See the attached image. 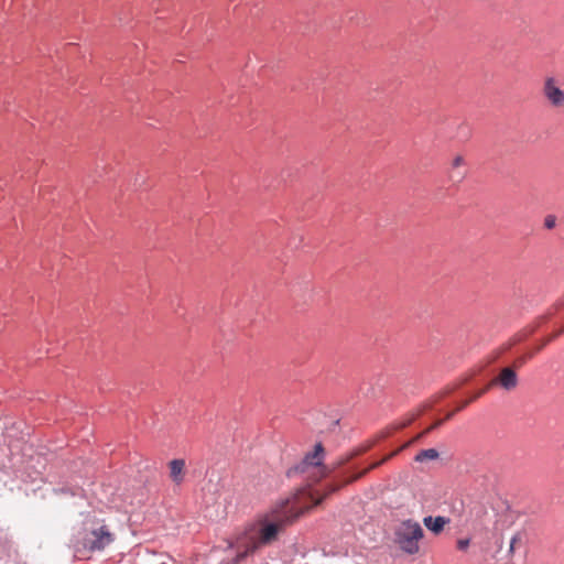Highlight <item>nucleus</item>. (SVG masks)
<instances>
[{
    "label": "nucleus",
    "instance_id": "f257e3e1",
    "mask_svg": "<svg viewBox=\"0 0 564 564\" xmlns=\"http://www.w3.org/2000/svg\"><path fill=\"white\" fill-rule=\"evenodd\" d=\"M323 499L324 497L315 499L310 490L302 488L289 497L276 500L259 519L254 533H245L237 539L236 563L241 562L258 549L275 542L286 527L292 525L312 507L318 506Z\"/></svg>",
    "mask_w": 564,
    "mask_h": 564
},
{
    "label": "nucleus",
    "instance_id": "f03ea898",
    "mask_svg": "<svg viewBox=\"0 0 564 564\" xmlns=\"http://www.w3.org/2000/svg\"><path fill=\"white\" fill-rule=\"evenodd\" d=\"M115 541V534L104 520L88 516L82 529L72 539V549L78 560L90 558L94 552L104 551Z\"/></svg>",
    "mask_w": 564,
    "mask_h": 564
},
{
    "label": "nucleus",
    "instance_id": "7ed1b4c3",
    "mask_svg": "<svg viewBox=\"0 0 564 564\" xmlns=\"http://www.w3.org/2000/svg\"><path fill=\"white\" fill-rule=\"evenodd\" d=\"M324 457V447L321 443L316 444L314 447V452L308 453L304 459L293 469L289 471V475H293L296 473L308 474V477L314 478V481H318L319 479L326 477L329 473L335 470L336 468L346 464L349 459L340 458L336 463H334L330 467L323 465Z\"/></svg>",
    "mask_w": 564,
    "mask_h": 564
},
{
    "label": "nucleus",
    "instance_id": "20e7f679",
    "mask_svg": "<svg viewBox=\"0 0 564 564\" xmlns=\"http://www.w3.org/2000/svg\"><path fill=\"white\" fill-rule=\"evenodd\" d=\"M424 532L420 523L413 520H404L394 530L395 544L408 554H416L420 550V541Z\"/></svg>",
    "mask_w": 564,
    "mask_h": 564
},
{
    "label": "nucleus",
    "instance_id": "39448f33",
    "mask_svg": "<svg viewBox=\"0 0 564 564\" xmlns=\"http://www.w3.org/2000/svg\"><path fill=\"white\" fill-rule=\"evenodd\" d=\"M542 95L553 108H564V90L561 80L555 76H546L542 85Z\"/></svg>",
    "mask_w": 564,
    "mask_h": 564
},
{
    "label": "nucleus",
    "instance_id": "423d86ee",
    "mask_svg": "<svg viewBox=\"0 0 564 564\" xmlns=\"http://www.w3.org/2000/svg\"><path fill=\"white\" fill-rule=\"evenodd\" d=\"M499 386L507 391H511L518 386V375L510 368H502L500 373L494 378L482 390L488 391L490 388Z\"/></svg>",
    "mask_w": 564,
    "mask_h": 564
},
{
    "label": "nucleus",
    "instance_id": "0eeeda50",
    "mask_svg": "<svg viewBox=\"0 0 564 564\" xmlns=\"http://www.w3.org/2000/svg\"><path fill=\"white\" fill-rule=\"evenodd\" d=\"M443 423L442 420L435 422L432 426L427 427L425 431H423L421 434H419L417 436H415L412 441L408 442L406 444H404L402 447H400L399 449L392 452L391 454L387 455L386 457H383L380 462H377V463H373L372 465H370L368 468L364 469L362 471L354 475L351 478H349L348 480L345 481V485L347 484H350L352 481H356L358 480L359 478L364 477L369 470L371 469H375L377 468L378 466H380L381 464L388 462L391 457L395 456L399 452H401L403 448L408 447L410 444L414 443L415 441L420 440L421 437H423L424 435H426L427 433H430L433 429L435 427H438L441 424Z\"/></svg>",
    "mask_w": 564,
    "mask_h": 564
},
{
    "label": "nucleus",
    "instance_id": "6e6552de",
    "mask_svg": "<svg viewBox=\"0 0 564 564\" xmlns=\"http://www.w3.org/2000/svg\"><path fill=\"white\" fill-rule=\"evenodd\" d=\"M527 541V533L523 530L514 532L509 542V549L507 552L508 558H512L517 551L524 547Z\"/></svg>",
    "mask_w": 564,
    "mask_h": 564
},
{
    "label": "nucleus",
    "instance_id": "1a4fd4ad",
    "mask_svg": "<svg viewBox=\"0 0 564 564\" xmlns=\"http://www.w3.org/2000/svg\"><path fill=\"white\" fill-rule=\"evenodd\" d=\"M170 467V477L172 481L176 485H180L184 480L185 475V460L184 459H173L169 463Z\"/></svg>",
    "mask_w": 564,
    "mask_h": 564
},
{
    "label": "nucleus",
    "instance_id": "9d476101",
    "mask_svg": "<svg viewBox=\"0 0 564 564\" xmlns=\"http://www.w3.org/2000/svg\"><path fill=\"white\" fill-rule=\"evenodd\" d=\"M447 523L449 519L441 516L435 518L429 516L423 519V524L435 534L441 533Z\"/></svg>",
    "mask_w": 564,
    "mask_h": 564
},
{
    "label": "nucleus",
    "instance_id": "9b49d317",
    "mask_svg": "<svg viewBox=\"0 0 564 564\" xmlns=\"http://www.w3.org/2000/svg\"><path fill=\"white\" fill-rule=\"evenodd\" d=\"M438 457H440V453L435 448H427V449H423V451L419 452L415 455L414 460L417 463H423L426 460H435Z\"/></svg>",
    "mask_w": 564,
    "mask_h": 564
},
{
    "label": "nucleus",
    "instance_id": "f8f14e48",
    "mask_svg": "<svg viewBox=\"0 0 564 564\" xmlns=\"http://www.w3.org/2000/svg\"><path fill=\"white\" fill-rule=\"evenodd\" d=\"M485 393V390H479L477 393H475L469 400L463 401L456 409V411H460L465 409L470 402L475 401L479 397H481Z\"/></svg>",
    "mask_w": 564,
    "mask_h": 564
},
{
    "label": "nucleus",
    "instance_id": "ddd939ff",
    "mask_svg": "<svg viewBox=\"0 0 564 564\" xmlns=\"http://www.w3.org/2000/svg\"><path fill=\"white\" fill-rule=\"evenodd\" d=\"M469 543V539H460L457 541V547L462 551H465L468 547Z\"/></svg>",
    "mask_w": 564,
    "mask_h": 564
},
{
    "label": "nucleus",
    "instance_id": "4468645a",
    "mask_svg": "<svg viewBox=\"0 0 564 564\" xmlns=\"http://www.w3.org/2000/svg\"><path fill=\"white\" fill-rule=\"evenodd\" d=\"M464 164V158L462 155H456L454 159H453V162H452V166L453 167H459Z\"/></svg>",
    "mask_w": 564,
    "mask_h": 564
},
{
    "label": "nucleus",
    "instance_id": "2eb2a0df",
    "mask_svg": "<svg viewBox=\"0 0 564 564\" xmlns=\"http://www.w3.org/2000/svg\"><path fill=\"white\" fill-rule=\"evenodd\" d=\"M339 488H340V486H338V485H330V486H328L327 492L325 494L324 497H326V496H328V495H330L333 492H336Z\"/></svg>",
    "mask_w": 564,
    "mask_h": 564
},
{
    "label": "nucleus",
    "instance_id": "dca6fc26",
    "mask_svg": "<svg viewBox=\"0 0 564 564\" xmlns=\"http://www.w3.org/2000/svg\"><path fill=\"white\" fill-rule=\"evenodd\" d=\"M563 332H564V328H563L562 330H560L558 333H556V334H554V335L550 336V337H549V338L543 343V345L541 346V348H542V347H544L546 344H549L551 340H553L555 337H557V336H558L560 334H562Z\"/></svg>",
    "mask_w": 564,
    "mask_h": 564
},
{
    "label": "nucleus",
    "instance_id": "f3484780",
    "mask_svg": "<svg viewBox=\"0 0 564 564\" xmlns=\"http://www.w3.org/2000/svg\"><path fill=\"white\" fill-rule=\"evenodd\" d=\"M555 224V220L554 219H551V218H546L545 220V225L547 228H552Z\"/></svg>",
    "mask_w": 564,
    "mask_h": 564
},
{
    "label": "nucleus",
    "instance_id": "a211bd4d",
    "mask_svg": "<svg viewBox=\"0 0 564 564\" xmlns=\"http://www.w3.org/2000/svg\"><path fill=\"white\" fill-rule=\"evenodd\" d=\"M457 411H453V412H449L447 415H446V420H449L453 417V415L456 413Z\"/></svg>",
    "mask_w": 564,
    "mask_h": 564
}]
</instances>
